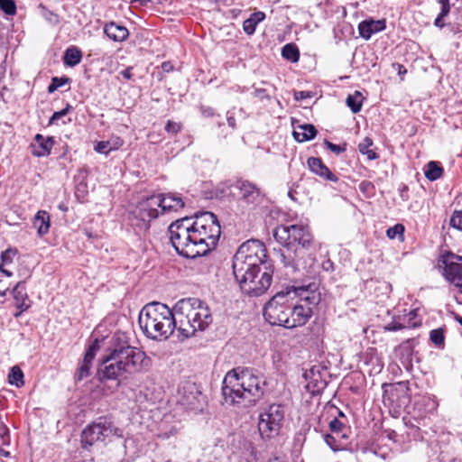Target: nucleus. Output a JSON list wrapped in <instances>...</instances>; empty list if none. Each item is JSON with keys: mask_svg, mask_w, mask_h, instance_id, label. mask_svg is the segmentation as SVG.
<instances>
[{"mask_svg": "<svg viewBox=\"0 0 462 462\" xmlns=\"http://www.w3.org/2000/svg\"><path fill=\"white\" fill-rule=\"evenodd\" d=\"M211 311L199 299L180 300L172 310L166 304L152 301L144 305L138 323L144 336L152 340H166L176 330L177 337L184 340L205 330L212 323Z\"/></svg>", "mask_w": 462, "mask_h": 462, "instance_id": "1", "label": "nucleus"}, {"mask_svg": "<svg viewBox=\"0 0 462 462\" xmlns=\"http://www.w3.org/2000/svg\"><path fill=\"white\" fill-rule=\"evenodd\" d=\"M4 448L5 447H0V454L5 457H10V452L5 450Z\"/></svg>", "mask_w": 462, "mask_h": 462, "instance_id": "61", "label": "nucleus"}, {"mask_svg": "<svg viewBox=\"0 0 462 462\" xmlns=\"http://www.w3.org/2000/svg\"><path fill=\"white\" fill-rule=\"evenodd\" d=\"M282 56L292 63L298 62L300 60L299 48L294 43H287L282 48Z\"/></svg>", "mask_w": 462, "mask_h": 462, "instance_id": "26", "label": "nucleus"}, {"mask_svg": "<svg viewBox=\"0 0 462 462\" xmlns=\"http://www.w3.org/2000/svg\"><path fill=\"white\" fill-rule=\"evenodd\" d=\"M438 2L441 5V10L434 20V25L438 28H443L446 25L443 20L450 12V0H439Z\"/></svg>", "mask_w": 462, "mask_h": 462, "instance_id": "28", "label": "nucleus"}, {"mask_svg": "<svg viewBox=\"0 0 462 462\" xmlns=\"http://www.w3.org/2000/svg\"><path fill=\"white\" fill-rule=\"evenodd\" d=\"M256 25L255 22L249 17L244 22L243 29L246 34L251 35L255 32Z\"/></svg>", "mask_w": 462, "mask_h": 462, "instance_id": "43", "label": "nucleus"}, {"mask_svg": "<svg viewBox=\"0 0 462 462\" xmlns=\"http://www.w3.org/2000/svg\"><path fill=\"white\" fill-rule=\"evenodd\" d=\"M55 143L54 138L51 136L44 137L41 134L34 136L33 143H31L30 149L33 156L44 157L48 156Z\"/></svg>", "mask_w": 462, "mask_h": 462, "instance_id": "16", "label": "nucleus"}, {"mask_svg": "<svg viewBox=\"0 0 462 462\" xmlns=\"http://www.w3.org/2000/svg\"><path fill=\"white\" fill-rule=\"evenodd\" d=\"M273 237L283 246L277 256L284 267L292 273L300 272V262L312 247L313 236L308 226L303 225H280L273 230Z\"/></svg>", "mask_w": 462, "mask_h": 462, "instance_id": "5", "label": "nucleus"}, {"mask_svg": "<svg viewBox=\"0 0 462 462\" xmlns=\"http://www.w3.org/2000/svg\"><path fill=\"white\" fill-rule=\"evenodd\" d=\"M82 52L77 47L71 46L65 51L63 62L66 66L74 67L80 63Z\"/></svg>", "mask_w": 462, "mask_h": 462, "instance_id": "24", "label": "nucleus"}, {"mask_svg": "<svg viewBox=\"0 0 462 462\" xmlns=\"http://www.w3.org/2000/svg\"><path fill=\"white\" fill-rule=\"evenodd\" d=\"M404 328H405V326H403L402 324L396 322V321H393V322L387 324L384 327V329L388 330V331H397V330H401Z\"/></svg>", "mask_w": 462, "mask_h": 462, "instance_id": "49", "label": "nucleus"}, {"mask_svg": "<svg viewBox=\"0 0 462 462\" xmlns=\"http://www.w3.org/2000/svg\"><path fill=\"white\" fill-rule=\"evenodd\" d=\"M236 188L240 190L242 199L246 203L256 202L261 194L260 189L248 180H237Z\"/></svg>", "mask_w": 462, "mask_h": 462, "instance_id": "18", "label": "nucleus"}, {"mask_svg": "<svg viewBox=\"0 0 462 462\" xmlns=\"http://www.w3.org/2000/svg\"><path fill=\"white\" fill-rule=\"evenodd\" d=\"M53 79H54V83H56L59 88L70 82V79L68 77H61V78L54 77Z\"/></svg>", "mask_w": 462, "mask_h": 462, "instance_id": "55", "label": "nucleus"}, {"mask_svg": "<svg viewBox=\"0 0 462 462\" xmlns=\"http://www.w3.org/2000/svg\"><path fill=\"white\" fill-rule=\"evenodd\" d=\"M308 166L313 173L325 180L333 182H337L338 180V178L333 172H331V171L323 163V162L319 158H309Z\"/></svg>", "mask_w": 462, "mask_h": 462, "instance_id": "19", "label": "nucleus"}, {"mask_svg": "<svg viewBox=\"0 0 462 462\" xmlns=\"http://www.w3.org/2000/svg\"><path fill=\"white\" fill-rule=\"evenodd\" d=\"M363 96L359 91H356L353 95H348L346 100L347 106L354 114L358 113L362 108Z\"/></svg>", "mask_w": 462, "mask_h": 462, "instance_id": "29", "label": "nucleus"}, {"mask_svg": "<svg viewBox=\"0 0 462 462\" xmlns=\"http://www.w3.org/2000/svg\"><path fill=\"white\" fill-rule=\"evenodd\" d=\"M430 341L438 347L444 346L445 336L443 328L432 329L430 333Z\"/></svg>", "mask_w": 462, "mask_h": 462, "instance_id": "32", "label": "nucleus"}, {"mask_svg": "<svg viewBox=\"0 0 462 462\" xmlns=\"http://www.w3.org/2000/svg\"><path fill=\"white\" fill-rule=\"evenodd\" d=\"M6 288L3 284V282L0 281V295L4 296L5 294Z\"/></svg>", "mask_w": 462, "mask_h": 462, "instance_id": "62", "label": "nucleus"}, {"mask_svg": "<svg viewBox=\"0 0 462 462\" xmlns=\"http://www.w3.org/2000/svg\"><path fill=\"white\" fill-rule=\"evenodd\" d=\"M51 218L50 215L45 210H39L33 217V226L37 229L40 236L46 235L50 230Z\"/></svg>", "mask_w": 462, "mask_h": 462, "instance_id": "22", "label": "nucleus"}, {"mask_svg": "<svg viewBox=\"0 0 462 462\" xmlns=\"http://www.w3.org/2000/svg\"><path fill=\"white\" fill-rule=\"evenodd\" d=\"M312 97V93L310 91H295L294 98L295 100H304L306 98Z\"/></svg>", "mask_w": 462, "mask_h": 462, "instance_id": "48", "label": "nucleus"}, {"mask_svg": "<svg viewBox=\"0 0 462 462\" xmlns=\"http://www.w3.org/2000/svg\"><path fill=\"white\" fill-rule=\"evenodd\" d=\"M420 402L425 407V412H432L438 407V402L431 396H423Z\"/></svg>", "mask_w": 462, "mask_h": 462, "instance_id": "36", "label": "nucleus"}, {"mask_svg": "<svg viewBox=\"0 0 462 462\" xmlns=\"http://www.w3.org/2000/svg\"><path fill=\"white\" fill-rule=\"evenodd\" d=\"M250 18L258 24L265 18V14L263 12H255L250 15Z\"/></svg>", "mask_w": 462, "mask_h": 462, "instance_id": "54", "label": "nucleus"}, {"mask_svg": "<svg viewBox=\"0 0 462 462\" xmlns=\"http://www.w3.org/2000/svg\"><path fill=\"white\" fill-rule=\"evenodd\" d=\"M317 134L314 125L310 124L300 125L293 131L294 139L302 143L313 139Z\"/></svg>", "mask_w": 462, "mask_h": 462, "instance_id": "23", "label": "nucleus"}, {"mask_svg": "<svg viewBox=\"0 0 462 462\" xmlns=\"http://www.w3.org/2000/svg\"><path fill=\"white\" fill-rule=\"evenodd\" d=\"M59 88V87L57 86L56 83H54V79L52 78L51 79V84L49 85L48 87V92L49 93H53L54 91H56L57 89Z\"/></svg>", "mask_w": 462, "mask_h": 462, "instance_id": "58", "label": "nucleus"}, {"mask_svg": "<svg viewBox=\"0 0 462 462\" xmlns=\"http://www.w3.org/2000/svg\"><path fill=\"white\" fill-rule=\"evenodd\" d=\"M170 240L176 252L186 258H196L214 249L221 228L217 216L205 211L195 214V219L185 217L169 226Z\"/></svg>", "mask_w": 462, "mask_h": 462, "instance_id": "2", "label": "nucleus"}, {"mask_svg": "<svg viewBox=\"0 0 462 462\" xmlns=\"http://www.w3.org/2000/svg\"><path fill=\"white\" fill-rule=\"evenodd\" d=\"M343 427H344V424L337 418H334L329 422V429L334 433L340 432L342 430Z\"/></svg>", "mask_w": 462, "mask_h": 462, "instance_id": "44", "label": "nucleus"}, {"mask_svg": "<svg viewBox=\"0 0 462 462\" xmlns=\"http://www.w3.org/2000/svg\"><path fill=\"white\" fill-rule=\"evenodd\" d=\"M110 141H111V144L109 147V151L116 150L124 144V141L120 137H115V138L111 139Z\"/></svg>", "mask_w": 462, "mask_h": 462, "instance_id": "52", "label": "nucleus"}, {"mask_svg": "<svg viewBox=\"0 0 462 462\" xmlns=\"http://www.w3.org/2000/svg\"><path fill=\"white\" fill-rule=\"evenodd\" d=\"M10 445V435L9 429L3 423L0 422V447H5Z\"/></svg>", "mask_w": 462, "mask_h": 462, "instance_id": "37", "label": "nucleus"}, {"mask_svg": "<svg viewBox=\"0 0 462 462\" xmlns=\"http://www.w3.org/2000/svg\"><path fill=\"white\" fill-rule=\"evenodd\" d=\"M59 88V87L57 86L56 83H54V79L52 78L51 79V84L49 85L48 87V92L49 93H53L54 91H56L57 89Z\"/></svg>", "mask_w": 462, "mask_h": 462, "instance_id": "57", "label": "nucleus"}, {"mask_svg": "<svg viewBox=\"0 0 462 462\" xmlns=\"http://www.w3.org/2000/svg\"><path fill=\"white\" fill-rule=\"evenodd\" d=\"M8 383L16 387H22L24 384L23 373L19 366L14 365L11 368L8 374Z\"/></svg>", "mask_w": 462, "mask_h": 462, "instance_id": "30", "label": "nucleus"}, {"mask_svg": "<svg viewBox=\"0 0 462 462\" xmlns=\"http://www.w3.org/2000/svg\"><path fill=\"white\" fill-rule=\"evenodd\" d=\"M266 249L259 240L251 239L243 243L233 257V273L236 281L245 282L253 273H261L266 264Z\"/></svg>", "mask_w": 462, "mask_h": 462, "instance_id": "7", "label": "nucleus"}, {"mask_svg": "<svg viewBox=\"0 0 462 462\" xmlns=\"http://www.w3.org/2000/svg\"><path fill=\"white\" fill-rule=\"evenodd\" d=\"M110 144H111V141H106V142L101 141L97 143L95 150L97 152L107 153L109 152Z\"/></svg>", "mask_w": 462, "mask_h": 462, "instance_id": "46", "label": "nucleus"}, {"mask_svg": "<svg viewBox=\"0 0 462 462\" xmlns=\"http://www.w3.org/2000/svg\"><path fill=\"white\" fill-rule=\"evenodd\" d=\"M98 349L97 341L96 340L91 346L87 349L84 358L82 361L92 364L96 352Z\"/></svg>", "mask_w": 462, "mask_h": 462, "instance_id": "38", "label": "nucleus"}, {"mask_svg": "<svg viewBox=\"0 0 462 462\" xmlns=\"http://www.w3.org/2000/svg\"><path fill=\"white\" fill-rule=\"evenodd\" d=\"M71 109H72V106L68 104L65 108L61 109L60 111L54 112L49 120V124L50 125L57 124L58 120H60L61 117L65 116Z\"/></svg>", "mask_w": 462, "mask_h": 462, "instance_id": "40", "label": "nucleus"}, {"mask_svg": "<svg viewBox=\"0 0 462 462\" xmlns=\"http://www.w3.org/2000/svg\"><path fill=\"white\" fill-rule=\"evenodd\" d=\"M106 36L115 42H123L127 39L129 32L126 27L117 24L115 22L106 23L104 27Z\"/></svg>", "mask_w": 462, "mask_h": 462, "instance_id": "21", "label": "nucleus"}, {"mask_svg": "<svg viewBox=\"0 0 462 462\" xmlns=\"http://www.w3.org/2000/svg\"><path fill=\"white\" fill-rule=\"evenodd\" d=\"M254 96L261 99L269 98V96L266 94V90L263 88H256L254 92Z\"/></svg>", "mask_w": 462, "mask_h": 462, "instance_id": "56", "label": "nucleus"}, {"mask_svg": "<svg viewBox=\"0 0 462 462\" xmlns=\"http://www.w3.org/2000/svg\"><path fill=\"white\" fill-rule=\"evenodd\" d=\"M243 449L239 462H256V450L251 441L244 440Z\"/></svg>", "mask_w": 462, "mask_h": 462, "instance_id": "27", "label": "nucleus"}, {"mask_svg": "<svg viewBox=\"0 0 462 462\" xmlns=\"http://www.w3.org/2000/svg\"><path fill=\"white\" fill-rule=\"evenodd\" d=\"M424 174L429 180L434 181L442 176L443 168L439 162L431 161L426 164Z\"/></svg>", "mask_w": 462, "mask_h": 462, "instance_id": "25", "label": "nucleus"}, {"mask_svg": "<svg viewBox=\"0 0 462 462\" xmlns=\"http://www.w3.org/2000/svg\"><path fill=\"white\" fill-rule=\"evenodd\" d=\"M385 29V20H365L359 23L358 31L362 38L369 40L374 33Z\"/></svg>", "mask_w": 462, "mask_h": 462, "instance_id": "17", "label": "nucleus"}, {"mask_svg": "<svg viewBox=\"0 0 462 462\" xmlns=\"http://www.w3.org/2000/svg\"><path fill=\"white\" fill-rule=\"evenodd\" d=\"M373 145V141L369 137H365L359 144L358 150L361 153L365 154L367 159L372 161L377 158L376 152L370 149Z\"/></svg>", "mask_w": 462, "mask_h": 462, "instance_id": "31", "label": "nucleus"}, {"mask_svg": "<svg viewBox=\"0 0 462 462\" xmlns=\"http://www.w3.org/2000/svg\"><path fill=\"white\" fill-rule=\"evenodd\" d=\"M200 112L205 117H212L215 115V111L212 107L207 106H200Z\"/></svg>", "mask_w": 462, "mask_h": 462, "instance_id": "51", "label": "nucleus"}, {"mask_svg": "<svg viewBox=\"0 0 462 462\" xmlns=\"http://www.w3.org/2000/svg\"><path fill=\"white\" fill-rule=\"evenodd\" d=\"M273 270L264 265L261 273H253L245 282L239 283L244 293L251 297H258L263 294L271 286Z\"/></svg>", "mask_w": 462, "mask_h": 462, "instance_id": "12", "label": "nucleus"}, {"mask_svg": "<svg viewBox=\"0 0 462 462\" xmlns=\"http://www.w3.org/2000/svg\"><path fill=\"white\" fill-rule=\"evenodd\" d=\"M16 251L13 249H7L1 254V260L3 263H11L13 257L15 255Z\"/></svg>", "mask_w": 462, "mask_h": 462, "instance_id": "45", "label": "nucleus"}, {"mask_svg": "<svg viewBox=\"0 0 462 462\" xmlns=\"http://www.w3.org/2000/svg\"><path fill=\"white\" fill-rule=\"evenodd\" d=\"M450 226L462 231V210L455 211L450 217Z\"/></svg>", "mask_w": 462, "mask_h": 462, "instance_id": "41", "label": "nucleus"}, {"mask_svg": "<svg viewBox=\"0 0 462 462\" xmlns=\"http://www.w3.org/2000/svg\"><path fill=\"white\" fill-rule=\"evenodd\" d=\"M180 125L176 122L168 121L167 125H165V131L171 134H177L180 131Z\"/></svg>", "mask_w": 462, "mask_h": 462, "instance_id": "47", "label": "nucleus"}, {"mask_svg": "<svg viewBox=\"0 0 462 462\" xmlns=\"http://www.w3.org/2000/svg\"><path fill=\"white\" fill-rule=\"evenodd\" d=\"M122 437L123 430L115 427L110 420L100 418L98 421L88 426L81 434L83 448L91 447L97 441H105L111 437Z\"/></svg>", "mask_w": 462, "mask_h": 462, "instance_id": "9", "label": "nucleus"}, {"mask_svg": "<svg viewBox=\"0 0 462 462\" xmlns=\"http://www.w3.org/2000/svg\"><path fill=\"white\" fill-rule=\"evenodd\" d=\"M151 366L152 359L144 351L130 346L124 334L116 335L109 353L102 358L98 375L100 381H116V387H119L122 380L146 372Z\"/></svg>", "mask_w": 462, "mask_h": 462, "instance_id": "3", "label": "nucleus"}, {"mask_svg": "<svg viewBox=\"0 0 462 462\" xmlns=\"http://www.w3.org/2000/svg\"><path fill=\"white\" fill-rule=\"evenodd\" d=\"M200 398L201 393L193 383L186 382L178 388L177 401L187 409H198Z\"/></svg>", "mask_w": 462, "mask_h": 462, "instance_id": "14", "label": "nucleus"}, {"mask_svg": "<svg viewBox=\"0 0 462 462\" xmlns=\"http://www.w3.org/2000/svg\"><path fill=\"white\" fill-rule=\"evenodd\" d=\"M92 364L82 361L75 374L76 381H82L90 375V368Z\"/></svg>", "mask_w": 462, "mask_h": 462, "instance_id": "33", "label": "nucleus"}, {"mask_svg": "<svg viewBox=\"0 0 462 462\" xmlns=\"http://www.w3.org/2000/svg\"><path fill=\"white\" fill-rule=\"evenodd\" d=\"M226 121H227L228 126L231 128V131H234L236 129V118L233 116V115L230 114L229 111L226 114Z\"/></svg>", "mask_w": 462, "mask_h": 462, "instance_id": "53", "label": "nucleus"}, {"mask_svg": "<svg viewBox=\"0 0 462 462\" xmlns=\"http://www.w3.org/2000/svg\"><path fill=\"white\" fill-rule=\"evenodd\" d=\"M0 9L8 15H14L16 13L14 0H0Z\"/></svg>", "mask_w": 462, "mask_h": 462, "instance_id": "35", "label": "nucleus"}, {"mask_svg": "<svg viewBox=\"0 0 462 462\" xmlns=\"http://www.w3.org/2000/svg\"><path fill=\"white\" fill-rule=\"evenodd\" d=\"M312 316L311 307L304 304L291 302V315L287 321V328H293L305 325Z\"/></svg>", "mask_w": 462, "mask_h": 462, "instance_id": "15", "label": "nucleus"}, {"mask_svg": "<svg viewBox=\"0 0 462 462\" xmlns=\"http://www.w3.org/2000/svg\"><path fill=\"white\" fill-rule=\"evenodd\" d=\"M265 385V379L255 371L236 368L226 374L222 395L228 405L249 407L263 395Z\"/></svg>", "mask_w": 462, "mask_h": 462, "instance_id": "4", "label": "nucleus"}, {"mask_svg": "<svg viewBox=\"0 0 462 462\" xmlns=\"http://www.w3.org/2000/svg\"><path fill=\"white\" fill-rule=\"evenodd\" d=\"M12 294L17 310L26 311L31 307L24 282H19L13 289Z\"/></svg>", "mask_w": 462, "mask_h": 462, "instance_id": "20", "label": "nucleus"}, {"mask_svg": "<svg viewBox=\"0 0 462 462\" xmlns=\"http://www.w3.org/2000/svg\"><path fill=\"white\" fill-rule=\"evenodd\" d=\"M0 272L5 273L8 277L12 276V273H10L9 271L4 269L2 264H0Z\"/></svg>", "mask_w": 462, "mask_h": 462, "instance_id": "63", "label": "nucleus"}, {"mask_svg": "<svg viewBox=\"0 0 462 462\" xmlns=\"http://www.w3.org/2000/svg\"><path fill=\"white\" fill-rule=\"evenodd\" d=\"M268 462H286L284 457L273 456V457H270Z\"/></svg>", "mask_w": 462, "mask_h": 462, "instance_id": "60", "label": "nucleus"}, {"mask_svg": "<svg viewBox=\"0 0 462 462\" xmlns=\"http://www.w3.org/2000/svg\"><path fill=\"white\" fill-rule=\"evenodd\" d=\"M438 268L445 280L462 293V256L445 252L438 259Z\"/></svg>", "mask_w": 462, "mask_h": 462, "instance_id": "10", "label": "nucleus"}, {"mask_svg": "<svg viewBox=\"0 0 462 462\" xmlns=\"http://www.w3.org/2000/svg\"><path fill=\"white\" fill-rule=\"evenodd\" d=\"M324 440L333 450L338 449V447L336 445V439L332 435L326 434L324 436Z\"/></svg>", "mask_w": 462, "mask_h": 462, "instance_id": "50", "label": "nucleus"}, {"mask_svg": "<svg viewBox=\"0 0 462 462\" xmlns=\"http://www.w3.org/2000/svg\"><path fill=\"white\" fill-rule=\"evenodd\" d=\"M184 207L177 194H156L140 201L128 215L129 221L137 233L146 232L152 219L161 213L176 212Z\"/></svg>", "mask_w": 462, "mask_h": 462, "instance_id": "6", "label": "nucleus"}, {"mask_svg": "<svg viewBox=\"0 0 462 462\" xmlns=\"http://www.w3.org/2000/svg\"><path fill=\"white\" fill-rule=\"evenodd\" d=\"M324 144L326 145V147L328 150H330L332 152H334L336 154H340V153L344 152L346 149V144L341 146V145L335 144L328 140H325Z\"/></svg>", "mask_w": 462, "mask_h": 462, "instance_id": "42", "label": "nucleus"}, {"mask_svg": "<svg viewBox=\"0 0 462 462\" xmlns=\"http://www.w3.org/2000/svg\"><path fill=\"white\" fill-rule=\"evenodd\" d=\"M285 291H290V299L293 300L295 298H300L304 301L305 305H316L320 300V294L318 291V284L316 282H309L307 284H294L284 289Z\"/></svg>", "mask_w": 462, "mask_h": 462, "instance_id": "13", "label": "nucleus"}, {"mask_svg": "<svg viewBox=\"0 0 462 462\" xmlns=\"http://www.w3.org/2000/svg\"><path fill=\"white\" fill-rule=\"evenodd\" d=\"M284 418V409L281 404H271L259 415L258 430L263 438L277 435Z\"/></svg>", "mask_w": 462, "mask_h": 462, "instance_id": "11", "label": "nucleus"}, {"mask_svg": "<svg viewBox=\"0 0 462 462\" xmlns=\"http://www.w3.org/2000/svg\"><path fill=\"white\" fill-rule=\"evenodd\" d=\"M290 291L284 289L278 291L264 305L263 317L272 326H282L287 328V321L291 315Z\"/></svg>", "mask_w": 462, "mask_h": 462, "instance_id": "8", "label": "nucleus"}, {"mask_svg": "<svg viewBox=\"0 0 462 462\" xmlns=\"http://www.w3.org/2000/svg\"><path fill=\"white\" fill-rule=\"evenodd\" d=\"M139 2L142 5H146L151 0H132V3Z\"/></svg>", "mask_w": 462, "mask_h": 462, "instance_id": "64", "label": "nucleus"}, {"mask_svg": "<svg viewBox=\"0 0 462 462\" xmlns=\"http://www.w3.org/2000/svg\"><path fill=\"white\" fill-rule=\"evenodd\" d=\"M404 226L402 224H396L393 226L389 227L386 230V236L390 239H394L395 237L399 236L402 239L403 233H404Z\"/></svg>", "mask_w": 462, "mask_h": 462, "instance_id": "34", "label": "nucleus"}, {"mask_svg": "<svg viewBox=\"0 0 462 462\" xmlns=\"http://www.w3.org/2000/svg\"><path fill=\"white\" fill-rule=\"evenodd\" d=\"M121 75L123 76V78H125L126 79H130L132 78L131 69H125L122 70Z\"/></svg>", "mask_w": 462, "mask_h": 462, "instance_id": "59", "label": "nucleus"}, {"mask_svg": "<svg viewBox=\"0 0 462 462\" xmlns=\"http://www.w3.org/2000/svg\"><path fill=\"white\" fill-rule=\"evenodd\" d=\"M98 349L97 341L96 340L91 346L87 349L84 358L82 361L92 364L96 352Z\"/></svg>", "mask_w": 462, "mask_h": 462, "instance_id": "39", "label": "nucleus"}]
</instances>
